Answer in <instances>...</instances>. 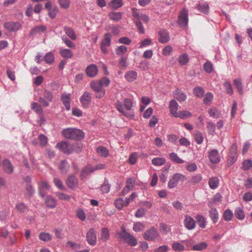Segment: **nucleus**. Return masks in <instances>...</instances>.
Returning <instances> with one entry per match:
<instances>
[{"label":"nucleus","instance_id":"obj_1","mask_svg":"<svg viewBox=\"0 0 252 252\" xmlns=\"http://www.w3.org/2000/svg\"><path fill=\"white\" fill-rule=\"evenodd\" d=\"M56 148L65 154L70 155L73 152L77 153L81 151V147L78 143L71 144L65 141L59 142L56 146Z\"/></svg>","mask_w":252,"mask_h":252},{"label":"nucleus","instance_id":"obj_2","mask_svg":"<svg viewBox=\"0 0 252 252\" xmlns=\"http://www.w3.org/2000/svg\"><path fill=\"white\" fill-rule=\"evenodd\" d=\"M115 105L118 110L126 117L129 118H132L134 117L133 112L131 110L133 106L132 102L131 99L128 98L125 99L124 105L126 110L123 107V103L119 100L116 102Z\"/></svg>","mask_w":252,"mask_h":252},{"label":"nucleus","instance_id":"obj_3","mask_svg":"<svg viewBox=\"0 0 252 252\" xmlns=\"http://www.w3.org/2000/svg\"><path fill=\"white\" fill-rule=\"evenodd\" d=\"M63 136L67 139L80 140L84 138V132L78 129L75 128H67L62 131Z\"/></svg>","mask_w":252,"mask_h":252},{"label":"nucleus","instance_id":"obj_4","mask_svg":"<svg viewBox=\"0 0 252 252\" xmlns=\"http://www.w3.org/2000/svg\"><path fill=\"white\" fill-rule=\"evenodd\" d=\"M186 179L185 176L181 173H176L173 175L168 183V187L169 189L175 188L180 181H184Z\"/></svg>","mask_w":252,"mask_h":252},{"label":"nucleus","instance_id":"obj_5","mask_svg":"<svg viewBox=\"0 0 252 252\" xmlns=\"http://www.w3.org/2000/svg\"><path fill=\"white\" fill-rule=\"evenodd\" d=\"M208 157L210 162L213 164H217L221 160V156L216 149H210L208 152Z\"/></svg>","mask_w":252,"mask_h":252},{"label":"nucleus","instance_id":"obj_6","mask_svg":"<svg viewBox=\"0 0 252 252\" xmlns=\"http://www.w3.org/2000/svg\"><path fill=\"white\" fill-rule=\"evenodd\" d=\"M111 34L110 33H106L104 35V38L100 43V49L104 54L108 53V48L110 46L111 40Z\"/></svg>","mask_w":252,"mask_h":252},{"label":"nucleus","instance_id":"obj_7","mask_svg":"<svg viewBox=\"0 0 252 252\" xmlns=\"http://www.w3.org/2000/svg\"><path fill=\"white\" fill-rule=\"evenodd\" d=\"M188 11L186 8H183L179 12L178 16L179 24L181 27L185 28L188 25Z\"/></svg>","mask_w":252,"mask_h":252},{"label":"nucleus","instance_id":"obj_8","mask_svg":"<svg viewBox=\"0 0 252 252\" xmlns=\"http://www.w3.org/2000/svg\"><path fill=\"white\" fill-rule=\"evenodd\" d=\"M158 237V230L154 227L146 230L143 234V238L147 241H154Z\"/></svg>","mask_w":252,"mask_h":252},{"label":"nucleus","instance_id":"obj_9","mask_svg":"<svg viewBox=\"0 0 252 252\" xmlns=\"http://www.w3.org/2000/svg\"><path fill=\"white\" fill-rule=\"evenodd\" d=\"M50 189V186L46 181H41L38 183V190L40 196L44 197Z\"/></svg>","mask_w":252,"mask_h":252},{"label":"nucleus","instance_id":"obj_10","mask_svg":"<svg viewBox=\"0 0 252 252\" xmlns=\"http://www.w3.org/2000/svg\"><path fill=\"white\" fill-rule=\"evenodd\" d=\"M53 99V94L52 93L49 91L45 90L43 93V97H40L38 101L44 107L49 106L48 101L51 102Z\"/></svg>","mask_w":252,"mask_h":252},{"label":"nucleus","instance_id":"obj_11","mask_svg":"<svg viewBox=\"0 0 252 252\" xmlns=\"http://www.w3.org/2000/svg\"><path fill=\"white\" fill-rule=\"evenodd\" d=\"M184 224L185 227L189 230L194 229L196 226L195 220L189 215L185 216V219L184 220Z\"/></svg>","mask_w":252,"mask_h":252},{"label":"nucleus","instance_id":"obj_12","mask_svg":"<svg viewBox=\"0 0 252 252\" xmlns=\"http://www.w3.org/2000/svg\"><path fill=\"white\" fill-rule=\"evenodd\" d=\"M92 100V95L88 92H85L80 98V101L83 107H89Z\"/></svg>","mask_w":252,"mask_h":252},{"label":"nucleus","instance_id":"obj_13","mask_svg":"<svg viewBox=\"0 0 252 252\" xmlns=\"http://www.w3.org/2000/svg\"><path fill=\"white\" fill-rule=\"evenodd\" d=\"M4 27L9 31L15 32L18 31L21 28V25L18 22H9L4 24Z\"/></svg>","mask_w":252,"mask_h":252},{"label":"nucleus","instance_id":"obj_14","mask_svg":"<svg viewBox=\"0 0 252 252\" xmlns=\"http://www.w3.org/2000/svg\"><path fill=\"white\" fill-rule=\"evenodd\" d=\"M2 168L3 171L8 174H11L13 172V166L8 159H5L2 161Z\"/></svg>","mask_w":252,"mask_h":252},{"label":"nucleus","instance_id":"obj_15","mask_svg":"<svg viewBox=\"0 0 252 252\" xmlns=\"http://www.w3.org/2000/svg\"><path fill=\"white\" fill-rule=\"evenodd\" d=\"M66 183L70 189H74L78 187V179L74 175H70L67 178Z\"/></svg>","mask_w":252,"mask_h":252},{"label":"nucleus","instance_id":"obj_16","mask_svg":"<svg viewBox=\"0 0 252 252\" xmlns=\"http://www.w3.org/2000/svg\"><path fill=\"white\" fill-rule=\"evenodd\" d=\"M87 241L91 245H94L96 241V235L93 228H91L87 233Z\"/></svg>","mask_w":252,"mask_h":252},{"label":"nucleus","instance_id":"obj_17","mask_svg":"<svg viewBox=\"0 0 252 252\" xmlns=\"http://www.w3.org/2000/svg\"><path fill=\"white\" fill-rule=\"evenodd\" d=\"M86 73L90 77L95 76L98 73V68L96 65L94 64L89 65L86 69Z\"/></svg>","mask_w":252,"mask_h":252},{"label":"nucleus","instance_id":"obj_18","mask_svg":"<svg viewBox=\"0 0 252 252\" xmlns=\"http://www.w3.org/2000/svg\"><path fill=\"white\" fill-rule=\"evenodd\" d=\"M158 41L160 43H166L169 40V34L166 30H160L158 32Z\"/></svg>","mask_w":252,"mask_h":252},{"label":"nucleus","instance_id":"obj_19","mask_svg":"<svg viewBox=\"0 0 252 252\" xmlns=\"http://www.w3.org/2000/svg\"><path fill=\"white\" fill-rule=\"evenodd\" d=\"M169 108L170 113L174 117H176L178 113L177 112L178 109V104L177 102L174 99L171 100L169 103Z\"/></svg>","mask_w":252,"mask_h":252},{"label":"nucleus","instance_id":"obj_20","mask_svg":"<svg viewBox=\"0 0 252 252\" xmlns=\"http://www.w3.org/2000/svg\"><path fill=\"white\" fill-rule=\"evenodd\" d=\"M94 171V166H92L91 164H88L82 170L80 173V176L83 178Z\"/></svg>","mask_w":252,"mask_h":252},{"label":"nucleus","instance_id":"obj_21","mask_svg":"<svg viewBox=\"0 0 252 252\" xmlns=\"http://www.w3.org/2000/svg\"><path fill=\"white\" fill-rule=\"evenodd\" d=\"M59 168L62 174H66L70 168V165L66 160H63L61 161Z\"/></svg>","mask_w":252,"mask_h":252},{"label":"nucleus","instance_id":"obj_22","mask_svg":"<svg viewBox=\"0 0 252 252\" xmlns=\"http://www.w3.org/2000/svg\"><path fill=\"white\" fill-rule=\"evenodd\" d=\"M69 94H63L61 96V100L67 110H69L70 109V99Z\"/></svg>","mask_w":252,"mask_h":252},{"label":"nucleus","instance_id":"obj_23","mask_svg":"<svg viewBox=\"0 0 252 252\" xmlns=\"http://www.w3.org/2000/svg\"><path fill=\"white\" fill-rule=\"evenodd\" d=\"M197 8L200 12L207 14L209 11V6L207 2L201 1L199 3L197 6Z\"/></svg>","mask_w":252,"mask_h":252},{"label":"nucleus","instance_id":"obj_24","mask_svg":"<svg viewBox=\"0 0 252 252\" xmlns=\"http://www.w3.org/2000/svg\"><path fill=\"white\" fill-rule=\"evenodd\" d=\"M137 77V73L136 71L130 70L126 73L125 77L128 82H132L135 80Z\"/></svg>","mask_w":252,"mask_h":252},{"label":"nucleus","instance_id":"obj_25","mask_svg":"<svg viewBox=\"0 0 252 252\" xmlns=\"http://www.w3.org/2000/svg\"><path fill=\"white\" fill-rule=\"evenodd\" d=\"M96 151L97 154L102 157L106 158L109 156L108 150L104 146H100L98 147Z\"/></svg>","mask_w":252,"mask_h":252},{"label":"nucleus","instance_id":"obj_26","mask_svg":"<svg viewBox=\"0 0 252 252\" xmlns=\"http://www.w3.org/2000/svg\"><path fill=\"white\" fill-rule=\"evenodd\" d=\"M208 244L205 242H202L192 246V250L194 251H202L208 247Z\"/></svg>","mask_w":252,"mask_h":252},{"label":"nucleus","instance_id":"obj_27","mask_svg":"<svg viewBox=\"0 0 252 252\" xmlns=\"http://www.w3.org/2000/svg\"><path fill=\"white\" fill-rule=\"evenodd\" d=\"M208 113L210 117L216 119L220 118L221 116L220 112L216 107H211L208 110Z\"/></svg>","mask_w":252,"mask_h":252},{"label":"nucleus","instance_id":"obj_28","mask_svg":"<svg viewBox=\"0 0 252 252\" xmlns=\"http://www.w3.org/2000/svg\"><path fill=\"white\" fill-rule=\"evenodd\" d=\"M219 182L218 178L217 177H212L209 180V187L212 189H215L218 187Z\"/></svg>","mask_w":252,"mask_h":252},{"label":"nucleus","instance_id":"obj_29","mask_svg":"<svg viewBox=\"0 0 252 252\" xmlns=\"http://www.w3.org/2000/svg\"><path fill=\"white\" fill-rule=\"evenodd\" d=\"M123 5V0H112L108 6L112 9H117Z\"/></svg>","mask_w":252,"mask_h":252},{"label":"nucleus","instance_id":"obj_30","mask_svg":"<svg viewBox=\"0 0 252 252\" xmlns=\"http://www.w3.org/2000/svg\"><path fill=\"white\" fill-rule=\"evenodd\" d=\"M235 217L240 220H243L245 217L244 210L241 207H237L234 211Z\"/></svg>","mask_w":252,"mask_h":252},{"label":"nucleus","instance_id":"obj_31","mask_svg":"<svg viewBox=\"0 0 252 252\" xmlns=\"http://www.w3.org/2000/svg\"><path fill=\"white\" fill-rule=\"evenodd\" d=\"M60 54L63 58L66 59H70L73 56L72 52L68 49H63L61 50Z\"/></svg>","mask_w":252,"mask_h":252},{"label":"nucleus","instance_id":"obj_32","mask_svg":"<svg viewBox=\"0 0 252 252\" xmlns=\"http://www.w3.org/2000/svg\"><path fill=\"white\" fill-rule=\"evenodd\" d=\"M210 217L214 223L218 221L219 219V214L218 211L215 208H212L209 211Z\"/></svg>","mask_w":252,"mask_h":252},{"label":"nucleus","instance_id":"obj_33","mask_svg":"<svg viewBox=\"0 0 252 252\" xmlns=\"http://www.w3.org/2000/svg\"><path fill=\"white\" fill-rule=\"evenodd\" d=\"M174 97L179 101H184L187 98V95L181 91L177 90L174 94Z\"/></svg>","mask_w":252,"mask_h":252},{"label":"nucleus","instance_id":"obj_34","mask_svg":"<svg viewBox=\"0 0 252 252\" xmlns=\"http://www.w3.org/2000/svg\"><path fill=\"white\" fill-rule=\"evenodd\" d=\"M206 125L208 133L212 135H214L216 134V125L212 122H208L207 123Z\"/></svg>","mask_w":252,"mask_h":252},{"label":"nucleus","instance_id":"obj_35","mask_svg":"<svg viewBox=\"0 0 252 252\" xmlns=\"http://www.w3.org/2000/svg\"><path fill=\"white\" fill-rule=\"evenodd\" d=\"M64 31L65 34L72 40H75L76 39V34L74 31L71 28L65 27L64 28Z\"/></svg>","mask_w":252,"mask_h":252},{"label":"nucleus","instance_id":"obj_36","mask_svg":"<svg viewBox=\"0 0 252 252\" xmlns=\"http://www.w3.org/2000/svg\"><path fill=\"white\" fill-rule=\"evenodd\" d=\"M91 88L95 92H99L104 90L99 82L98 81H93L90 84Z\"/></svg>","mask_w":252,"mask_h":252},{"label":"nucleus","instance_id":"obj_37","mask_svg":"<svg viewBox=\"0 0 252 252\" xmlns=\"http://www.w3.org/2000/svg\"><path fill=\"white\" fill-rule=\"evenodd\" d=\"M202 176L201 174L198 173L193 175L191 177L189 182L193 185H195L200 183L202 181Z\"/></svg>","mask_w":252,"mask_h":252},{"label":"nucleus","instance_id":"obj_38","mask_svg":"<svg viewBox=\"0 0 252 252\" xmlns=\"http://www.w3.org/2000/svg\"><path fill=\"white\" fill-rule=\"evenodd\" d=\"M170 159L177 163H183L184 160L180 158L177 155V154L172 152L169 154Z\"/></svg>","mask_w":252,"mask_h":252},{"label":"nucleus","instance_id":"obj_39","mask_svg":"<svg viewBox=\"0 0 252 252\" xmlns=\"http://www.w3.org/2000/svg\"><path fill=\"white\" fill-rule=\"evenodd\" d=\"M109 238V233L108 229L106 227L101 229L100 239L102 241L106 242Z\"/></svg>","mask_w":252,"mask_h":252},{"label":"nucleus","instance_id":"obj_40","mask_svg":"<svg viewBox=\"0 0 252 252\" xmlns=\"http://www.w3.org/2000/svg\"><path fill=\"white\" fill-rule=\"evenodd\" d=\"M196 220L199 226L202 228L206 227V220L204 217L200 215L196 216Z\"/></svg>","mask_w":252,"mask_h":252},{"label":"nucleus","instance_id":"obj_41","mask_svg":"<svg viewBox=\"0 0 252 252\" xmlns=\"http://www.w3.org/2000/svg\"><path fill=\"white\" fill-rule=\"evenodd\" d=\"M165 163V159L163 158H155L152 160V163L155 166H161Z\"/></svg>","mask_w":252,"mask_h":252},{"label":"nucleus","instance_id":"obj_42","mask_svg":"<svg viewBox=\"0 0 252 252\" xmlns=\"http://www.w3.org/2000/svg\"><path fill=\"white\" fill-rule=\"evenodd\" d=\"M234 85L237 89L240 94H242L243 93V86L240 79H235L234 80Z\"/></svg>","mask_w":252,"mask_h":252},{"label":"nucleus","instance_id":"obj_43","mask_svg":"<svg viewBox=\"0 0 252 252\" xmlns=\"http://www.w3.org/2000/svg\"><path fill=\"white\" fill-rule=\"evenodd\" d=\"M45 203L47 206L51 208H54L56 206V202L55 199L51 196H48L46 199Z\"/></svg>","mask_w":252,"mask_h":252},{"label":"nucleus","instance_id":"obj_44","mask_svg":"<svg viewBox=\"0 0 252 252\" xmlns=\"http://www.w3.org/2000/svg\"><path fill=\"white\" fill-rule=\"evenodd\" d=\"M172 248L176 252H183L185 250L184 246L178 242L173 243Z\"/></svg>","mask_w":252,"mask_h":252},{"label":"nucleus","instance_id":"obj_45","mask_svg":"<svg viewBox=\"0 0 252 252\" xmlns=\"http://www.w3.org/2000/svg\"><path fill=\"white\" fill-rule=\"evenodd\" d=\"M213 94L210 93H207L204 97L203 103L206 105H209L213 99Z\"/></svg>","mask_w":252,"mask_h":252},{"label":"nucleus","instance_id":"obj_46","mask_svg":"<svg viewBox=\"0 0 252 252\" xmlns=\"http://www.w3.org/2000/svg\"><path fill=\"white\" fill-rule=\"evenodd\" d=\"M31 108L32 109L34 110L38 114H40L43 112V110L41 105L36 102H32L31 104Z\"/></svg>","mask_w":252,"mask_h":252},{"label":"nucleus","instance_id":"obj_47","mask_svg":"<svg viewBox=\"0 0 252 252\" xmlns=\"http://www.w3.org/2000/svg\"><path fill=\"white\" fill-rule=\"evenodd\" d=\"M134 20H139L141 22L147 24L149 22V17L145 14L136 15Z\"/></svg>","mask_w":252,"mask_h":252},{"label":"nucleus","instance_id":"obj_48","mask_svg":"<svg viewBox=\"0 0 252 252\" xmlns=\"http://www.w3.org/2000/svg\"><path fill=\"white\" fill-rule=\"evenodd\" d=\"M233 215L232 212L230 209H227L223 213V219L225 221H229L231 220Z\"/></svg>","mask_w":252,"mask_h":252},{"label":"nucleus","instance_id":"obj_49","mask_svg":"<svg viewBox=\"0 0 252 252\" xmlns=\"http://www.w3.org/2000/svg\"><path fill=\"white\" fill-rule=\"evenodd\" d=\"M110 189V186L108 183L107 180H105L103 185L100 187V190L103 193H107L109 192Z\"/></svg>","mask_w":252,"mask_h":252},{"label":"nucleus","instance_id":"obj_50","mask_svg":"<svg viewBox=\"0 0 252 252\" xmlns=\"http://www.w3.org/2000/svg\"><path fill=\"white\" fill-rule=\"evenodd\" d=\"M127 51V48L124 45L118 46L115 50L117 55L120 56L125 54Z\"/></svg>","mask_w":252,"mask_h":252},{"label":"nucleus","instance_id":"obj_51","mask_svg":"<svg viewBox=\"0 0 252 252\" xmlns=\"http://www.w3.org/2000/svg\"><path fill=\"white\" fill-rule=\"evenodd\" d=\"M39 238L43 241H49L52 239V235L48 233H41L39 235Z\"/></svg>","mask_w":252,"mask_h":252},{"label":"nucleus","instance_id":"obj_52","mask_svg":"<svg viewBox=\"0 0 252 252\" xmlns=\"http://www.w3.org/2000/svg\"><path fill=\"white\" fill-rule=\"evenodd\" d=\"M191 116V114L187 111H182L178 112L176 118H180V119H184L189 118Z\"/></svg>","mask_w":252,"mask_h":252},{"label":"nucleus","instance_id":"obj_53","mask_svg":"<svg viewBox=\"0 0 252 252\" xmlns=\"http://www.w3.org/2000/svg\"><path fill=\"white\" fill-rule=\"evenodd\" d=\"M45 62L48 64L52 63L55 60V57L51 52H48L44 57Z\"/></svg>","mask_w":252,"mask_h":252},{"label":"nucleus","instance_id":"obj_54","mask_svg":"<svg viewBox=\"0 0 252 252\" xmlns=\"http://www.w3.org/2000/svg\"><path fill=\"white\" fill-rule=\"evenodd\" d=\"M109 17L111 19L117 21L120 20L122 18V14L119 12H112L110 13Z\"/></svg>","mask_w":252,"mask_h":252},{"label":"nucleus","instance_id":"obj_55","mask_svg":"<svg viewBox=\"0 0 252 252\" xmlns=\"http://www.w3.org/2000/svg\"><path fill=\"white\" fill-rule=\"evenodd\" d=\"M193 94H194L198 97H201L204 94V91L201 87H195L193 89Z\"/></svg>","mask_w":252,"mask_h":252},{"label":"nucleus","instance_id":"obj_56","mask_svg":"<svg viewBox=\"0 0 252 252\" xmlns=\"http://www.w3.org/2000/svg\"><path fill=\"white\" fill-rule=\"evenodd\" d=\"M145 225L140 222L135 223L133 227V230L135 232H140L145 229Z\"/></svg>","mask_w":252,"mask_h":252},{"label":"nucleus","instance_id":"obj_57","mask_svg":"<svg viewBox=\"0 0 252 252\" xmlns=\"http://www.w3.org/2000/svg\"><path fill=\"white\" fill-rule=\"evenodd\" d=\"M60 7L63 9L68 8L70 4V0H58Z\"/></svg>","mask_w":252,"mask_h":252},{"label":"nucleus","instance_id":"obj_58","mask_svg":"<svg viewBox=\"0 0 252 252\" xmlns=\"http://www.w3.org/2000/svg\"><path fill=\"white\" fill-rule=\"evenodd\" d=\"M122 232L119 234V237L123 239L125 242L127 240L129 237L131 235L129 233H127L124 227H122Z\"/></svg>","mask_w":252,"mask_h":252},{"label":"nucleus","instance_id":"obj_59","mask_svg":"<svg viewBox=\"0 0 252 252\" xmlns=\"http://www.w3.org/2000/svg\"><path fill=\"white\" fill-rule=\"evenodd\" d=\"M76 213L77 217L82 221H84L86 220V215L84 211L82 209H77L76 211Z\"/></svg>","mask_w":252,"mask_h":252},{"label":"nucleus","instance_id":"obj_60","mask_svg":"<svg viewBox=\"0 0 252 252\" xmlns=\"http://www.w3.org/2000/svg\"><path fill=\"white\" fill-rule=\"evenodd\" d=\"M58 11L59 9L58 7L56 6H54L52 8V9L49 10L48 16L51 19H54L56 17Z\"/></svg>","mask_w":252,"mask_h":252},{"label":"nucleus","instance_id":"obj_61","mask_svg":"<svg viewBox=\"0 0 252 252\" xmlns=\"http://www.w3.org/2000/svg\"><path fill=\"white\" fill-rule=\"evenodd\" d=\"M204 69L207 73H211L213 69V64L210 62H206L204 64Z\"/></svg>","mask_w":252,"mask_h":252},{"label":"nucleus","instance_id":"obj_62","mask_svg":"<svg viewBox=\"0 0 252 252\" xmlns=\"http://www.w3.org/2000/svg\"><path fill=\"white\" fill-rule=\"evenodd\" d=\"M46 30V27L45 26H39L35 27L32 31V34L36 33L44 32Z\"/></svg>","mask_w":252,"mask_h":252},{"label":"nucleus","instance_id":"obj_63","mask_svg":"<svg viewBox=\"0 0 252 252\" xmlns=\"http://www.w3.org/2000/svg\"><path fill=\"white\" fill-rule=\"evenodd\" d=\"M178 61L181 65L186 64L189 61V57L187 54H183L179 57Z\"/></svg>","mask_w":252,"mask_h":252},{"label":"nucleus","instance_id":"obj_64","mask_svg":"<svg viewBox=\"0 0 252 252\" xmlns=\"http://www.w3.org/2000/svg\"><path fill=\"white\" fill-rule=\"evenodd\" d=\"M40 144L41 146H45L48 143V138L44 134H41L38 136Z\"/></svg>","mask_w":252,"mask_h":252}]
</instances>
